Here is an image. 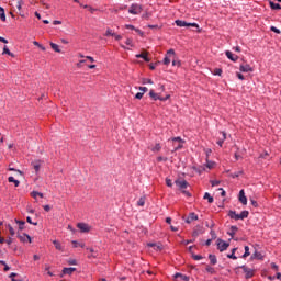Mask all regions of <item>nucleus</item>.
Segmentation results:
<instances>
[{
    "instance_id": "nucleus-1",
    "label": "nucleus",
    "mask_w": 281,
    "mask_h": 281,
    "mask_svg": "<svg viewBox=\"0 0 281 281\" xmlns=\"http://www.w3.org/2000/svg\"><path fill=\"white\" fill-rule=\"evenodd\" d=\"M170 58H172L173 67H181V60L177 59V54L175 53V49H172V48L167 50L166 56L162 61L164 65H166V66L170 65Z\"/></svg>"
},
{
    "instance_id": "nucleus-2",
    "label": "nucleus",
    "mask_w": 281,
    "mask_h": 281,
    "mask_svg": "<svg viewBox=\"0 0 281 281\" xmlns=\"http://www.w3.org/2000/svg\"><path fill=\"white\" fill-rule=\"evenodd\" d=\"M228 216L234 221H243L249 216V211H243L241 214H237L236 211H229Z\"/></svg>"
},
{
    "instance_id": "nucleus-3",
    "label": "nucleus",
    "mask_w": 281,
    "mask_h": 281,
    "mask_svg": "<svg viewBox=\"0 0 281 281\" xmlns=\"http://www.w3.org/2000/svg\"><path fill=\"white\" fill-rule=\"evenodd\" d=\"M239 269H243L246 280H249L250 278H254V276L256 273L255 269H251L247 266H241V267H239Z\"/></svg>"
},
{
    "instance_id": "nucleus-4",
    "label": "nucleus",
    "mask_w": 281,
    "mask_h": 281,
    "mask_svg": "<svg viewBox=\"0 0 281 281\" xmlns=\"http://www.w3.org/2000/svg\"><path fill=\"white\" fill-rule=\"evenodd\" d=\"M176 25L178 27H199L198 23H188L183 20H176Z\"/></svg>"
},
{
    "instance_id": "nucleus-5",
    "label": "nucleus",
    "mask_w": 281,
    "mask_h": 281,
    "mask_svg": "<svg viewBox=\"0 0 281 281\" xmlns=\"http://www.w3.org/2000/svg\"><path fill=\"white\" fill-rule=\"evenodd\" d=\"M128 14H142V5L137 4V3H133L130 9H128Z\"/></svg>"
},
{
    "instance_id": "nucleus-6",
    "label": "nucleus",
    "mask_w": 281,
    "mask_h": 281,
    "mask_svg": "<svg viewBox=\"0 0 281 281\" xmlns=\"http://www.w3.org/2000/svg\"><path fill=\"white\" fill-rule=\"evenodd\" d=\"M77 227L79 228L81 234H89V232H91V226L85 222L78 223Z\"/></svg>"
},
{
    "instance_id": "nucleus-7",
    "label": "nucleus",
    "mask_w": 281,
    "mask_h": 281,
    "mask_svg": "<svg viewBox=\"0 0 281 281\" xmlns=\"http://www.w3.org/2000/svg\"><path fill=\"white\" fill-rule=\"evenodd\" d=\"M229 247V243L218 238L217 239V249L218 251H227V248Z\"/></svg>"
},
{
    "instance_id": "nucleus-8",
    "label": "nucleus",
    "mask_w": 281,
    "mask_h": 281,
    "mask_svg": "<svg viewBox=\"0 0 281 281\" xmlns=\"http://www.w3.org/2000/svg\"><path fill=\"white\" fill-rule=\"evenodd\" d=\"M18 238L21 243H32V237H30L27 234H18Z\"/></svg>"
},
{
    "instance_id": "nucleus-9",
    "label": "nucleus",
    "mask_w": 281,
    "mask_h": 281,
    "mask_svg": "<svg viewBox=\"0 0 281 281\" xmlns=\"http://www.w3.org/2000/svg\"><path fill=\"white\" fill-rule=\"evenodd\" d=\"M225 56H226V58H228V60H232V63H236V60H238V55H234L229 50L225 52Z\"/></svg>"
},
{
    "instance_id": "nucleus-10",
    "label": "nucleus",
    "mask_w": 281,
    "mask_h": 281,
    "mask_svg": "<svg viewBox=\"0 0 281 281\" xmlns=\"http://www.w3.org/2000/svg\"><path fill=\"white\" fill-rule=\"evenodd\" d=\"M239 203L247 205V195H245V190L239 191Z\"/></svg>"
},
{
    "instance_id": "nucleus-11",
    "label": "nucleus",
    "mask_w": 281,
    "mask_h": 281,
    "mask_svg": "<svg viewBox=\"0 0 281 281\" xmlns=\"http://www.w3.org/2000/svg\"><path fill=\"white\" fill-rule=\"evenodd\" d=\"M184 221L188 224H190L194 221H199V215H196L195 213H190L189 216Z\"/></svg>"
},
{
    "instance_id": "nucleus-12",
    "label": "nucleus",
    "mask_w": 281,
    "mask_h": 281,
    "mask_svg": "<svg viewBox=\"0 0 281 281\" xmlns=\"http://www.w3.org/2000/svg\"><path fill=\"white\" fill-rule=\"evenodd\" d=\"M239 71H243V74H249V71H254V69L249 64H246V65H240Z\"/></svg>"
},
{
    "instance_id": "nucleus-13",
    "label": "nucleus",
    "mask_w": 281,
    "mask_h": 281,
    "mask_svg": "<svg viewBox=\"0 0 281 281\" xmlns=\"http://www.w3.org/2000/svg\"><path fill=\"white\" fill-rule=\"evenodd\" d=\"M175 280L176 281H190V278L188 276L181 274V273H176L175 274Z\"/></svg>"
},
{
    "instance_id": "nucleus-14",
    "label": "nucleus",
    "mask_w": 281,
    "mask_h": 281,
    "mask_svg": "<svg viewBox=\"0 0 281 281\" xmlns=\"http://www.w3.org/2000/svg\"><path fill=\"white\" fill-rule=\"evenodd\" d=\"M176 186H178L180 190H186V188H188V182L186 180H177Z\"/></svg>"
},
{
    "instance_id": "nucleus-15",
    "label": "nucleus",
    "mask_w": 281,
    "mask_h": 281,
    "mask_svg": "<svg viewBox=\"0 0 281 281\" xmlns=\"http://www.w3.org/2000/svg\"><path fill=\"white\" fill-rule=\"evenodd\" d=\"M136 58H143V60H145V63H150V58L148 57V53L137 54Z\"/></svg>"
},
{
    "instance_id": "nucleus-16",
    "label": "nucleus",
    "mask_w": 281,
    "mask_h": 281,
    "mask_svg": "<svg viewBox=\"0 0 281 281\" xmlns=\"http://www.w3.org/2000/svg\"><path fill=\"white\" fill-rule=\"evenodd\" d=\"M32 166L36 172V175H38L40 170H41V160H35L32 162Z\"/></svg>"
},
{
    "instance_id": "nucleus-17",
    "label": "nucleus",
    "mask_w": 281,
    "mask_h": 281,
    "mask_svg": "<svg viewBox=\"0 0 281 281\" xmlns=\"http://www.w3.org/2000/svg\"><path fill=\"white\" fill-rule=\"evenodd\" d=\"M76 271V268H64L63 269V276H71Z\"/></svg>"
},
{
    "instance_id": "nucleus-18",
    "label": "nucleus",
    "mask_w": 281,
    "mask_h": 281,
    "mask_svg": "<svg viewBox=\"0 0 281 281\" xmlns=\"http://www.w3.org/2000/svg\"><path fill=\"white\" fill-rule=\"evenodd\" d=\"M226 139H227V134L225 132H222V139L217 140V145H220V147H223V144L225 143Z\"/></svg>"
},
{
    "instance_id": "nucleus-19",
    "label": "nucleus",
    "mask_w": 281,
    "mask_h": 281,
    "mask_svg": "<svg viewBox=\"0 0 281 281\" xmlns=\"http://www.w3.org/2000/svg\"><path fill=\"white\" fill-rule=\"evenodd\" d=\"M237 232H238L237 226H231V231L228 232V236H231V238H234V236H236Z\"/></svg>"
},
{
    "instance_id": "nucleus-20",
    "label": "nucleus",
    "mask_w": 281,
    "mask_h": 281,
    "mask_svg": "<svg viewBox=\"0 0 281 281\" xmlns=\"http://www.w3.org/2000/svg\"><path fill=\"white\" fill-rule=\"evenodd\" d=\"M15 223H16L20 232H23V229H25V221L15 220Z\"/></svg>"
},
{
    "instance_id": "nucleus-21",
    "label": "nucleus",
    "mask_w": 281,
    "mask_h": 281,
    "mask_svg": "<svg viewBox=\"0 0 281 281\" xmlns=\"http://www.w3.org/2000/svg\"><path fill=\"white\" fill-rule=\"evenodd\" d=\"M8 181H9V183H14L15 188H19V186H21V182L19 180L14 179V177H12V176L8 178Z\"/></svg>"
},
{
    "instance_id": "nucleus-22",
    "label": "nucleus",
    "mask_w": 281,
    "mask_h": 281,
    "mask_svg": "<svg viewBox=\"0 0 281 281\" xmlns=\"http://www.w3.org/2000/svg\"><path fill=\"white\" fill-rule=\"evenodd\" d=\"M271 10H281L280 3H276L273 1L269 2Z\"/></svg>"
},
{
    "instance_id": "nucleus-23",
    "label": "nucleus",
    "mask_w": 281,
    "mask_h": 281,
    "mask_svg": "<svg viewBox=\"0 0 281 281\" xmlns=\"http://www.w3.org/2000/svg\"><path fill=\"white\" fill-rule=\"evenodd\" d=\"M149 97H151L153 100H155V101L161 100V97H159V94L155 93V90L149 91Z\"/></svg>"
},
{
    "instance_id": "nucleus-24",
    "label": "nucleus",
    "mask_w": 281,
    "mask_h": 281,
    "mask_svg": "<svg viewBox=\"0 0 281 281\" xmlns=\"http://www.w3.org/2000/svg\"><path fill=\"white\" fill-rule=\"evenodd\" d=\"M209 260H210L211 265H216L218 262L216 255H209Z\"/></svg>"
},
{
    "instance_id": "nucleus-25",
    "label": "nucleus",
    "mask_w": 281,
    "mask_h": 281,
    "mask_svg": "<svg viewBox=\"0 0 281 281\" xmlns=\"http://www.w3.org/2000/svg\"><path fill=\"white\" fill-rule=\"evenodd\" d=\"M53 245L55 246V249H57L58 251H63V245H60V241L53 240Z\"/></svg>"
},
{
    "instance_id": "nucleus-26",
    "label": "nucleus",
    "mask_w": 281,
    "mask_h": 281,
    "mask_svg": "<svg viewBox=\"0 0 281 281\" xmlns=\"http://www.w3.org/2000/svg\"><path fill=\"white\" fill-rule=\"evenodd\" d=\"M50 47L52 49H54V52H56L57 54H60V46H58V44L50 43Z\"/></svg>"
},
{
    "instance_id": "nucleus-27",
    "label": "nucleus",
    "mask_w": 281,
    "mask_h": 281,
    "mask_svg": "<svg viewBox=\"0 0 281 281\" xmlns=\"http://www.w3.org/2000/svg\"><path fill=\"white\" fill-rule=\"evenodd\" d=\"M161 150V144L157 143L153 148L151 153H159Z\"/></svg>"
},
{
    "instance_id": "nucleus-28",
    "label": "nucleus",
    "mask_w": 281,
    "mask_h": 281,
    "mask_svg": "<svg viewBox=\"0 0 281 281\" xmlns=\"http://www.w3.org/2000/svg\"><path fill=\"white\" fill-rule=\"evenodd\" d=\"M2 54H7L8 56H11L12 58H14V55L12 54V52H10V48H8V46L3 47Z\"/></svg>"
},
{
    "instance_id": "nucleus-29",
    "label": "nucleus",
    "mask_w": 281,
    "mask_h": 281,
    "mask_svg": "<svg viewBox=\"0 0 281 281\" xmlns=\"http://www.w3.org/2000/svg\"><path fill=\"white\" fill-rule=\"evenodd\" d=\"M31 196L32 198H36V196H40V199H43V193L38 192V191H32L31 192Z\"/></svg>"
},
{
    "instance_id": "nucleus-30",
    "label": "nucleus",
    "mask_w": 281,
    "mask_h": 281,
    "mask_svg": "<svg viewBox=\"0 0 281 281\" xmlns=\"http://www.w3.org/2000/svg\"><path fill=\"white\" fill-rule=\"evenodd\" d=\"M137 205L139 207H144V205H146V198H140L138 201H137Z\"/></svg>"
},
{
    "instance_id": "nucleus-31",
    "label": "nucleus",
    "mask_w": 281,
    "mask_h": 281,
    "mask_svg": "<svg viewBox=\"0 0 281 281\" xmlns=\"http://www.w3.org/2000/svg\"><path fill=\"white\" fill-rule=\"evenodd\" d=\"M7 227L9 229L10 236H15L16 232H14V227H12V225L10 224H8Z\"/></svg>"
},
{
    "instance_id": "nucleus-32",
    "label": "nucleus",
    "mask_w": 281,
    "mask_h": 281,
    "mask_svg": "<svg viewBox=\"0 0 281 281\" xmlns=\"http://www.w3.org/2000/svg\"><path fill=\"white\" fill-rule=\"evenodd\" d=\"M214 166H216V162L207 160L206 161V168H209V170H212V168H214Z\"/></svg>"
},
{
    "instance_id": "nucleus-33",
    "label": "nucleus",
    "mask_w": 281,
    "mask_h": 281,
    "mask_svg": "<svg viewBox=\"0 0 281 281\" xmlns=\"http://www.w3.org/2000/svg\"><path fill=\"white\" fill-rule=\"evenodd\" d=\"M0 19L1 21H5V10L0 7Z\"/></svg>"
},
{
    "instance_id": "nucleus-34",
    "label": "nucleus",
    "mask_w": 281,
    "mask_h": 281,
    "mask_svg": "<svg viewBox=\"0 0 281 281\" xmlns=\"http://www.w3.org/2000/svg\"><path fill=\"white\" fill-rule=\"evenodd\" d=\"M249 256H251V252H249V246H245V252L243 255V258H247Z\"/></svg>"
},
{
    "instance_id": "nucleus-35",
    "label": "nucleus",
    "mask_w": 281,
    "mask_h": 281,
    "mask_svg": "<svg viewBox=\"0 0 281 281\" xmlns=\"http://www.w3.org/2000/svg\"><path fill=\"white\" fill-rule=\"evenodd\" d=\"M204 199H207L209 203H214V198H212L207 192L204 194Z\"/></svg>"
},
{
    "instance_id": "nucleus-36",
    "label": "nucleus",
    "mask_w": 281,
    "mask_h": 281,
    "mask_svg": "<svg viewBox=\"0 0 281 281\" xmlns=\"http://www.w3.org/2000/svg\"><path fill=\"white\" fill-rule=\"evenodd\" d=\"M205 270L207 271V273H211V274L216 273V270L212 268V266H206Z\"/></svg>"
},
{
    "instance_id": "nucleus-37",
    "label": "nucleus",
    "mask_w": 281,
    "mask_h": 281,
    "mask_svg": "<svg viewBox=\"0 0 281 281\" xmlns=\"http://www.w3.org/2000/svg\"><path fill=\"white\" fill-rule=\"evenodd\" d=\"M213 75H214V76H222V75H223V69H221V68H215Z\"/></svg>"
},
{
    "instance_id": "nucleus-38",
    "label": "nucleus",
    "mask_w": 281,
    "mask_h": 281,
    "mask_svg": "<svg viewBox=\"0 0 281 281\" xmlns=\"http://www.w3.org/2000/svg\"><path fill=\"white\" fill-rule=\"evenodd\" d=\"M72 245H74L75 248H78V247L85 248V244L78 243L76 240L72 241Z\"/></svg>"
},
{
    "instance_id": "nucleus-39",
    "label": "nucleus",
    "mask_w": 281,
    "mask_h": 281,
    "mask_svg": "<svg viewBox=\"0 0 281 281\" xmlns=\"http://www.w3.org/2000/svg\"><path fill=\"white\" fill-rule=\"evenodd\" d=\"M125 45H128V47H135V45L133 44V40L132 38H127L125 41Z\"/></svg>"
},
{
    "instance_id": "nucleus-40",
    "label": "nucleus",
    "mask_w": 281,
    "mask_h": 281,
    "mask_svg": "<svg viewBox=\"0 0 281 281\" xmlns=\"http://www.w3.org/2000/svg\"><path fill=\"white\" fill-rule=\"evenodd\" d=\"M212 188H216V186H221V181L218 180H211Z\"/></svg>"
},
{
    "instance_id": "nucleus-41",
    "label": "nucleus",
    "mask_w": 281,
    "mask_h": 281,
    "mask_svg": "<svg viewBox=\"0 0 281 281\" xmlns=\"http://www.w3.org/2000/svg\"><path fill=\"white\" fill-rule=\"evenodd\" d=\"M26 223H29L30 225H38V222H32V217L27 216L26 217Z\"/></svg>"
},
{
    "instance_id": "nucleus-42",
    "label": "nucleus",
    "mask_w": 281,
    "mask_h": 281,
    "mask_svg": "<svg viewBox=\"0 0 281 281\" xmlns=\"http://www.w3.org/2000/svg\"><path fill=\"white\" fill-rule=\"evenodd\" d=\"M252 258H258V260H262V255L258 251H255V254L252 255Z\"/></svg>"
},
{
    "instance_id": "nucleus-43",
    "label": "nucleus",
    "mask_w": 281,
    "mask_h": 281,
    "mask_svg": "<svg viewBox=\"0 0 281 281\" xmlns=\"http://www.w3.org/2000/svg\"><path fill=\"white\" fill-rule=\"evenodd\" d=\"M156 251H161V249H164V245L161 244H156L155 248Z\"/></svg>"
},
{
    "instance_id": "nucleus-44",
    "label": "nucleus",
    "mask_w": 281,
    "mask_h": 281,
    "mask_svg": "<svg viewBox=\"0 0 281 281\" xmlns=\"http://www.w3.org/2000/svg\"><path fill=\"white\" fill-rule=\"evenodd\" d=\"M10 278H11L12 281H21V279H16V273H14V272H12L10 274Z\"/></svg>"
},
{
    "instance_id": "nucleus-45",
    "label": "nucleus",
    "mask_w": 281,
    "mask_h": 281,
    "mask_svg": "<svg viewBox=\"0 0 281 281\" xmlns=\"http://www.w3.org/2000/svg\"><path fill=\"white\" fill-rule=\"evenodd\" d=\"M227 258H229L231 260H238V257H236L234 252H232L231 255H227Z\"/></svg>"
},
{
    "instance_id": "nucleus-46",
    "label": "nucleus",
    "mask_w": 281,
    "mask_h": 281,
    "mask_svg": "<svg viewBox=\"0 0 281 281\" xmlns=\"http://www.w3.org/2000/svg\"><path fill=\"white\" fill-rule=\"evenodd\" d=\"M136 100H142L144 98V92H138L135 95Z\"/></svg>"
},
{
    "instance_id": "nucleus-47",
    "label": "nucleus",
    "mask_w": 281,
    "mask_h": 281,
    "mask_svg": "<svg viewBox=\"0 0 281 281\" xmlns=\"http://www.w3.org/2000/svg\"><path fill=\"white\" fill-rule=\"evenodd\" d=\"M125 27L126 30H135L136 32H139V30L135 29V26L131 24H126Z\"/></svg>"
},
{
    "instance_id": "nucleus-48",
    "label": "nucleus",
    "mask_w": 281,
    "mask_h": 281,
    "mask_svg": "<svg viewBox=\"0 0 281 281\" xmlns=\"http://www.w3.org/2000/svg\"><path fill=\"white\" fill-rule=\"evenodd\" d=\"M166 186L168 188H172V180H170L169 178L166 179Z\"/></svg>"
},
{
    "instance_id": "nucleus-49",
    "label": "nucleus",
    "mask_w": 281,
    "mask_h": 281,
    "mask_svg": "<svg viewBox=\"0 0 281 281\" xmlns=\"http://www.w3.org/2000/svg\"><path fill=\"white\" fill-rule=\"evenodd\" d=\"M105 36H115V33L111 29H109L105 33Z\"/></svg>"
},
{
    "instance_id": "nucleus-50",
    "label": "nucleus",
    "mask_w": 281,
    "mask_h": 281,
    "mask_svg": "<svg viewBox=\"0 0 281 281\" xmlns=\"http://www.w3.org/2000/svg\"><path fill=\"white\" fill-rule=\"evenodd\" d=\"M160 102H166V100H170V94H167L166 97H160Z\"/></svg>"
},
{
    "instance_id": "nucleus-51",
    "label": "nucleus",
    "mask_w": 281,
    "mask_h": 281,
    "mask_svg": "<svg viewBox=\"0 0 281 281\" xmlns=\"http://www.w3.org/2000/svg\"><path fill=\"white\" fill-rule=\"evenodd\" d=\"M193 260H203V256H201V255H193Z\"/></svg>"
},
{
    "instance_id": "nucleus-52",
    "label": "nucleus",
    "mask_w": 281,
    "mask_h": 281,
    "mask_svg": "<svg viewBox=\"0 0 281 281\" xmlns=\"http://www.w3.org/2000/svg\"><path fill=\"white\" fill-rule=\"evenodd\" d=\"M270 30H271V32H274L276 34H280L279 29L276 26H271Z\"/></svg>"
},
{
    "instance_id": "nucleus-53",
    "label": "nucleus",
    "mask_w": 281,
    "mask_h": 281,
    "mask_svg": "<svg viewBox=\"0 0 281 281\" xmlns=\"http://www.w3.org/2000/svg\"><path fill=\"white\" fill-rule=\"evenodd\" d=\"M269 156V153L265 151L263 154H260V159H267V157Z\"/></svg>"
},
{
    "instance_id": "nucleus-54",
    "label": "nucleus",
    "mask_w": 281,
    "mask_h": 281,
    "mask_svg": "<svg viewBox=\"0 0 281 281\" xmlns=\"http://www.w3.org/2000/svg\"><path fill=\"white\" fill-rule=\"evenodd\" d=\"M68 265H78V261L76 259H69Z\"/></svg>"
},
{
    "instance_id": "nucleus-55",
    "label": "nucleus",
    "mask_w": 281,
    "mask_h": 281,
    "mask_svg": "<svg viewBox=\"0 0 281 281\" xmlns=\"http://www.w3.org/2000/svg\"><path fill=\"white\" fill-rule=\"evenodd\" d=\"M138 89L143 92V94L146 93V91H148L147 87H139Z\"/></svg>"
},
{
    "instance_id": "nucleus-56",
    "label": "nucleus",
    "mask_w": 281,
    "mask_h": 281,
    "mask_svg": "<svg viewBox=\"0 0 281 281\" xmlns=\"http://www.w3.org/2000/svg\"><path fill=\"white\" fill-rule=\"evenodd\" d=\"M113 37L115 38V41H122V35H117L114 33Z\"/></svg>"
},
{
    "instance_id": "nucleus-57",
    "label": "nucleus",
    "mask_w": 281,
    "mask_h": 281,
    "mask_svg": "<svg viewBox=\"0 0 281 281\" xmlns=\"http://www.w3.org/2000/svg\"><path fill=\"white\" fill-rule=\"evenodd\" d=\"M250 203L254 207H258V202L256 200H250Z\"/></svg>"
},
{
    "instance_id": "nucleus-58",
    "label": "nucleus",
    "mask_w": 281,
    "mask_h": 281,
    "mask_svg": "<svg viewBox=\"0 0 281 281\" xmlns=\"http://www.w3.org/2000/svg\"><path fill=\"white\" fill-rule=\"evenodd\" d=\"M237 78L239 80H245V76L243 74H240V72H237Z\"/></svg>"
},
{
    "instance_id": "nucleus-59",
    "label": "nucleus",
    "mask_w": 281,
    "mask_h": 281,
    "mask_svg": "<svg viewBox=\"0 0 281 281\" xmlns=\"http://www.w3.org/2000/svg\"><path fill=\"white\" fill-rule=\"evenodd\" d=\"M87 60H90V63H95V59L91 56H86Z\"/></svg>"
},
{
    "instance_id": "nucleus-60",
    "label": "nucleus",
    "mask_w": 281,
    "mask_h": 281,
    "mask_svg": "<svg viewBox=\"0 0 281 281\" xmlns=\"http://www.w3.org/2000/svg\"><path fill=\"white\" fill-rule=\"evenodd\" d=\"M271 269H273L274 271H278V265H276V263H271Z\"/></svg>"
},
{
    "instance_id": "nucleus-61",
    "label": "nucleus",
    "mask_w": 281,
    "mask_h": 281,
    "mask_svg": "<svg viewBox=\"0 0 281 281\" xmlns=\"http://www.w3.org/2000/svg\"><path fill=\"white\" fill-rule=\"evenodd\" d=\"M44 210L45 212H49V210H52V206H49L48 204L44 205Z\"/></svg>"
},
{
    "instance_id": "nucleus-62",
    "label": "nucleus",
    "mask_w": 281,
    "mask_h": 281,
    "mask_svg": "<svg viewBox=\"0 0 281 281\" xmlns=\"http://www.w3.org/2000/svg\"><path fill=\"white\" fill-rule=\"evenodd\" d=\"M0 43L8 44V40H5L4 37L0 36Z\"/></svg>"
},
{
    "instance_id": "nucleus-63",
    "label": "nucleus",
    "mask_w": 281,
    "mask_h": 281,
    "mask_svg": "<svg viewBox=\"0 0 281 281\" xmlns=\"http://www.w3.org/2000/svg\"><path fill=\"white\" fill-rule=\"evenodd\" d=\"M218 190L222 191V192H221V196H225V195H226V192L224 191L223 188H220Z\"/></svg>"
},
{
    "instance_id": "nucleus-64",
    "label": "nucleus",
    "mask_w": 281,
    "mask_h": 281,
    "mask_svg": "<svg viewBox=\"0 0 281 281\" xmlns=\"http://www.w3.org/2000/svg\"><path fill=\"white\" fill-rule=\"evenodd\" d=\"M167 159L168 158H164V157L160 156V157L157 158V161H167Z\"/></svg>"
}]
</instances>
